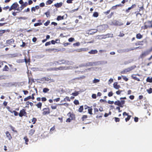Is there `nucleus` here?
<instances>
[{
    "mask_svg": "<svg viewBox=\"0 0 152 152\" xmlns=\"http://www.w3.org/2000/svg\"><path fill=\"white\" fill-rule=\"evenodd\" d=\"M136 66H135L134 65L132 66H131L130 67H129L127 68L126 69L122 71L121 73V74H125L127 73V72H129L130 71L134 69L135 68Z\"/></svg>",
    "mask_w": 152,
    "mask_h": 152,
    "instance_id": "nucleus-1",
    "label": "nucleus"
},
{
    "mask_svg": "<svg viewBox=\"0 0 152 152\" xmlns=\"http://www.w3.org/2000/svg\"><path fill=\"white\" fill-rule=\"evenodd\" d=\"M152 27V23L151 21H148L144 23V26L142 27V28L145 29L148 28Z\"/></svg>",
    "mask_w": 152,
    "mask_h": 152,
    "instance_id": "nucleus-2",
    "label": "nucleus"
},
{
    "mask_svg": "<svg viewBox=\"0 0 152 152\" xmlns=\"http://www.w3.org/2000/svg\"><path fill=\"white\" fill-rule=\"evenodd\" d=\"M78 68V67H72L71 66H70L69 67H65V66H61L60 67L58 68H56V70H66V69H72L73 68Z\"/></svg>",
    "mask_w": 152,
    "mask_h": 152,
    "instance_id": "nucleus-3",
    "label": "nucleus"
},
{
    "mask_svg": "<svg viewBox=\"0 0 152 152\" xmlns=\"http://www.w3.org/2000/svg\"><path fill=\"white\" fill-rule=\"evenodd\" d=\"M94 64L93 62H88L83 64H82L79 66L80 67H82L83 66H93Z\"/></svg>",
    "mask_w": 152,
    "mask_h": 152,
    "instance_id": "nucleus-4",
    "label": "nucleus"
},
{
    "mask_svg": "<svg viewBox=\"0 0 152 152\" xmlns=\"http://www.w3.org/2000/svg\"><path fill=\"white\" fill-rule=\"evenodd\" d=\"M66 61L64 60H60L58 61H55L53 63V65H56L58 64H63L65 63Z\"/></svg>",
    "mask_w": 152,
    "mask_h": 152,
    "instance_id": "nucleus-5",
    "label": "nucleus"
},
{
    "mask_svg": "<svg viewBox=\"0 0 152 152\" xmlns=\"http://www.w3.org/2000/svg\"><path fill=\"white\" fill-rule=\"evenodd\" d=\"M151 52V50H147L142 53V54L140 56V58H143L144 57L148 55Z\"/></svg>",
    "mask_w": 152,
    "mask_h": 152,
    "instance_id": "nucleus-6",
    "label": "nucleus"
},
{
    "mask_svg": "<svg viewBox=\"0 0 152 152\" xmlns=\"http://www.w3.org/2000/svg\"><path fill=\"white\" fill-rule=\"evenodd\" d=\"M18 4L17 3H14L12 4V5L11 6V7L9 9V11H11L12 10H15L17 8L18 6Z\"/></svg>",
    "mask_w": 152,
    "mask_h": 152,
    "instance_id": "nucleus-7",
    "label": "nucleus"
},
{
    "mask_svg": "<svg viewBox=\"0 0 152 152\" xmlns=\"http://www.w3.org/2000/svg\"><path fill=\"white\" fill-rule=\"evenodd\" d=\"M67 115L69 116L70 117L67 118L66 120V121L67 122H70L71 120L73 119V115L70 113H68Z\"/></svg>",
    "mask_w": 152,
    "mask_h": 152,
    "instance_id": "nucleus-8",
    "label": "nucleus"
},
{
    "mask_svg": "<svg viewBox=\"0 0 152 152\" xmlns=\"http://www.w3.org/2000/svg\"><path fill=\"white\" fill-rule=\"evenodd\" d=\"M43 110V115H45L46 114H48L50 113V112L49 109L46 108H44Z\"/></svg>",
    "mask_w": 152,
    "mask_h": 152,
    "instance_id": "nucleus-9",
    "label": "nucleus"
},
{
    "mask_svg": "<svg viewBox=\"0 0 152 152\" xmlns=\"http://www.w3.org/2000/svg\"><path fill=\"white\" fill-rule=\"evenodd\" d=\"M25 113H26L25 112L24 110L23 109L20 111L19 114V116L20 117H22L23 115H24Z\"/></svg>",
    "mask_w": 152,
    "mask_h": 152,
    "instance_id": "nucleus-10",
    "label": "nucleus"
},
{
    "mask_svg": "<svg viewBox=\"0 0 152 152\" xmlns=\"http://www.w3.org/2000/svg\"><path fill=\"white\" fill-rule=\"evenodd\" d=\"M6 137L8 138L9 140H10L12 139V137L9 132H6Z\"/></svg>",
    "mask_w": 152,
    "mask_h": 152,
    "instance_id": "nucleus-11",
    "label": "nucleus"
},
{
    "mask_svg": "<svg viewBox=\"0 0 152 152\" xmlns=\"http://www.w3.org/2000/svg\"><path fill=\"white\" fill-rule=\"evenodd\" d=\"M113 87L116 89H118L120 88V86L119 85H118L117 83L116 82L114 83Z\"/></svg>",
    "mask_w": 152,
    "mask_h": 152,
    "instance_id": "nucleus-12",
    "label": "nucleus"
},
{
    "mask_svg": "<svg viewBox=\"0 0 152 152\" xmlns=\"http://www.w3.org/2000/svg\"><path fill=\"white\" fill-rule=\"evenodd\" d=\"M97 51L96 50H92L88 52V53L91 54H94L97 53Z\"/></svg>",
    "mask_w": 152,
    "mask_h": 152,
    "instance_id": "nucleus-13",
    "label": "nucleus"
},
{
    "mask_svg": "<svg viewBox=\"0 0 152 152\" xmlns=\"http://www.w3.org/2000/svg\"><path fill=\"white\" fill-rule=\"evenodd\" d=\"M63 3L60 2L59 3H57L54 4L55 6L57 7H61Z\"/></svg>",
    "mask_w": 152,
    "mask_h": 152,
    "instance_id": "nucleus-14",
    "label": "nucleus"
},
{
    "mask_svg": "<svg viewBox=\"0 0 152 152\" xmlns=\"http://www.w3.org/2000/svg\"><path fill=\"white\" fill-rule=\"evenodd\" d=\"M114 104L115 105H117L120 106V107H122L121 105V104L120 103V101L117 100L114 102Z\"/></svg>",
    "mask_w": 152,
    "mask_h": 152,
    "instance_id": "nucleus-15",
    "label": "nucleus"
},
{
    "mask_svg": "<svg viewBox=\"0 0 152 152\" xmlns=\"http://www.w3.org/2000/svg\"><path fill=\"white\" fill-rule=\"evenodd\" d=\"M14 42V40L13 39H10L8 40L7 41V44H10L13 43Z\"/></svg>",
    "mask_w": 152,
    "mask_h": 152,
    "instance_id": "nucleus-16",
    "label": "nucleus"
},
{
    "mask_svg": "<svg viewBox=\"0 0 152 152\" xmlns=\"http://www.w3.org/2000/svg\"><path fill=\"white\" fill-rule=\"evenodd\" d=\"M107 26L106 25H104L102 26H99L100 29H101L103 31H104V30H103V29H105L106 28H107Z\"/></svg>",
    "mask_w": 152,
    "mask_h": 152,
    "instance_id": "nucleus-17",
    "label": "nucleus"
},
{
    "mask_svg": "<svg viewBox=\"0 0 152 152\" xmlns=\"http://www.w3.org/2000/svg\"><path fill=\"white\" fill-rule=\"evenodd\" d=\"M135 6H136V5L135 4H134L132 5L131 7H129L128 8V9L127 10H126V12H129V10H130L134 8Z\"/></svg>",
    "mask_w": 152,
    "mask_h": 152,
    "instance_id": "nucleus-18",
    "label": "nucleus"
},
{
    "mask_svg": "<svg viewBox=\"0 0 152 152\" xmlns=\"http://www.w3.org/2000/svg\"><path fill=\"white\" fill-rule=\"evenodd\" d=\"M142 37V36L139 33L137 34L136 38L138 39H141Z\"/></svg>",
    "mask_w": 152,
    "mask_h": 152,
    "instance_id": "nucleus-19",
    "label": "nucleus"
},
{
    "mask_svg": "<svg viewBox=\"0 0 152 152\" xmlns=\"http://www.w3.org/2000/svg\"><path fill=\"white\" fill-rule=\"evenodd\" d=\"M35 130L34 129H31L30 131L29 134L31 135H32L33 134Z\"/></svg>",
    "mask_w": 152,
    "mask_h": 152,
    "instance_id": "nucleus-20",
    "label": "nucleus"
},
{
    "mask_svg": "<svg viewBox=\"0 0 152 152\" xmlns=\"http://www.w3.org/2000/svg\"><path fill=\"white\" fill-rule=\"evenodd\" d=\"M146 81L147 82L150 83L152 82V77H147L146 79Z\"/></svg>",
    "mask_w": 152,
    "mask_h": 152,
    "instance_id": "nucleus-21",
    "label": "nucleus"
},
{
    "mask_svg": "<svg viewBox=\"0 0 152 152\" xmlns=\"http://www.w3.org/2000/svg\"><path fill=\"white\" fill-rule=\"evenodd\" d=\"M9 68L7 65H5L4 68H3V71H8L9 70Z\"/></svg>",
    "mask_w": 152,
    "mask_h": 152,
    "instance_id": "nucleus-22",
    "label": "nucleus"
},
{
    "mask_svg": "<svg viewBox=\"0 0 152 152\" xmlns=\"http://www.w3.org/2000/svg\"><path fill=\"white\" fill-rule=\"evenodd\" d=\"M36 105L37 106L38 108H41L42 105V104L41 102H39L38 104H36Z\"/></svg>",
    "mask_w": 152,
    "mask_h": 152,
    "instance_id": "nucleus-23",
    "label": "nucleus"
},
{
    "mask_svg": "<svg viewBox=\"0 0 152 152\" xmlns=\"http://www.w3.org/2000/svg\"><path fill=\"white\" fill-rule=\"evenodd\" d=\"M63 19H64L63 16H58L57 17V20H63Z\"/></svg>",
    "mask_w": 152,
    "mask_h": 152,
    "instance_id": "nucleus-24",
    "label": "nucleus"
},
{
    "mask_svg": "<svg viewBox=\"0 0 152 152\" xmlns=\"http://www.w3.org/2000/svg\"><path fill=\"white\" fill-rule=\"evenodd\" d=\"M45 80L47 81H48L49 80H50V82H54V80L53 79H51L50 78V77H45Z\"/></svg>",
    "mask_w": 152,
    "mask_h": 152,
    "instance_id": "nucleus-25",
    "label": "nucleus"
},
{
    "mask_svg": "<svg viewBox=\"0 0 152 152\" xmlns=\"http://www.w3.org/2000/svg\"><path fill=\"white\" fill-rule=\"evenodd\" d=\"M125 101L123 100H121L120 101V103L122 106V107H123L124 106V104H125Z\"/></svg>",
    "mask_w": 152,
    "mask_h": 152,
    "instance_id": "nucleus-26",
    "label": "nucleus"
},
{
    "mask_svg": "<svg viewBox=\"0 0 152 152\" xmlns=\"http://www.w3.org/2000/svg\"><path fill=\"white\" fill-rule=\"evenodd\" d=\"M98 15V13L97 12H94L93 14V16L95 17H97Z\"/></svg>",
    "mask_w": 152,
    "mask_h": 152,
    "instance_id": "nucleus-27",
    "label": "nucleus"
},
{
    "mask_svg": "<svg viewBox=\"0 0 152 152\" xmlns=\"http://www.w3.org/2000/svg\"><path fill=\"white\" fill-rule=\"evenodd\" d=\"M64 102L66 101H70V99L69 98V97L68 96H66L64 99Z\"/></svg>",
    "mask_w": 152,
    "mask_h": 152,
    "instance_id": "nucleus-28",
    "label": "nucleus"
},
{
    "mask_svg": "<svg viewBox=\"0 0 152 152\" xmlns=\"http://www.w3.org/2000/svg\"><path fill=\"white\" fill-rule=\"evenodd\" d=\"M6 76L4 75H0V80L5 79Z\"/></svg>",
    "mask_w": 152,
    "mask_h": 152,
    "instance_id": "nucleus-29",
    "label": "nucleus"
},
{
    "mask_svg": "<svg viewBox=\"0 0 152 152\" xmlns=\"http://www.w3.org/2000/svg\"><path fill=\"white\" fill-rule=\"evenodd\" d=\"M99 80L98 79H95L93 81V82L94 83H96L99 82Z\"/></svg>",
    "mask_w": 152,
    "mask_h": 152,
    "instance_id": "nucleus-30",
    "label": "nucleus"
},
{
    "mask_svg": "<svg viewBox=\"0 0 152 152\" xmlns=\"http://www.w3.org/2000/svg\"><path fill=\"white\" fill-rule=\"evenodd\" d=\"M49 89L48 88H43V92L45 93L49 91Z\"/></svg>",
    "mask_w": 152,
    "mask_h": 152,
    "instance_id": "nucleus-31",
    "label": "nucleus"
},
{
    "mask_svg": "<svg viewBox=\"0 0 152 152\" xmlns=\"http://www.w3.org/2000/svg\"><path fill=\"white\" fill-rule=\"evenodd\" d=\"M83 109V106H81L79 109L78 111L80 112H82Z\"/></svg>",
    "mask_w": 152,
    "mask_h": 152,
    "instance_id": "nucleus-32",
    "label": "nucleus"
},
{
    "mask_svg": "<svg viewBox=\"0 0 152 152\" xmlns=\"http://www.w3.org/2000/svg\"><path fill=\"white\" fill-rule=\"evenodd\" d=\"M53 0H48L47 2V3H46V4H51L53 1Z\"/></svg>",
    "mask_w": 152,
    "mask_h": 152,
    "instance_id": "nucleus-33",
    "label": "nucleus"
},
{
    "mask_svg": "<svg viewBox=\"0 0 152 152\" xmlns=\"http://www.w3.org/2000/svg\"><path fill=\"white\" fill-rule=\"evenodd\" d=\"M79 94L78 92L75 91L74 93H73L72 94V95L74 96H77Z\"/></svg>",
    "mask_w": 152,
    "mask_h": 152,
    "instance_id": "nucleus-34",
    "label": "nucleus"
},
{
    "mask_svg": "<svg viewBox=\"0 0 152 152\" xmlns=\"http://www.w3.org/2000/svg\"><path fill=\"white\" fill-rule=\"evenodd\" d=\"M42 23H35L34 24V26H40L41 25H42Z\"/></svg>",
    "mask_w": 152,
    "mask_h": 152,
    "instance_id": "nucleus-35",
    "label": "nucleus"
},
{
    "mask_svg": "<svg viewBox=\"0 0 152 152\" xmlns=\"http://www.w3.org/2000/svg\"><path fill=\"white\" fill-rule=\"evenodd\" d=\"M37 120V119L35 118H33L31 120V121L33 123V124H34Z\"/></svg>",
    "mask_w": 152,
    "mask_h": 152,
    "instance_id": "nucleus-36",
    "label": "nucleus"
},
{
    "mask_svg": "<svg viewBox=\"0 0 152 152\" xmlns=\"http://www.w3.org/2000/svg\"><path fill=\"white\" fill-rule=\"evenodd\" d=\"M24 139L25 140V142H26V144H27L28 143H27L28 141V139L27 138V137H24Z\"/></svg>",
    "mask_w": 152,
    "mask_h": 152,
    "instance_id": "nucleus-37",
    "label": "nucleus"
},
{
    "mask_svg": "<svg viewBox=\"0 0 152 152\" xmlns=\"http://www.w3.org/2000/svg\"><path fill=\"white\" fill-rule=\"evenodd\" d=\"M127 116V117L125 118V120L126 122L129 121L131 117V115H128Z\"/></svg>",
    "mask_w": 152,
    "mask_h": 152,
    "instance_id": "nucleus-38",
    "label": "nucleus"
},
{
    "mask_svg": "<svg viewBox=\"0 0 152 152\" xmlns=\"http://www.w3.org/2000/svg\"><path fill=\"white\" fill-rule=\"evenodd\" d=\"M92 108L88 109V113L91 115L92 114Z\"/></svg>",
    "mask_w": 152,
    "mask_h": 152,
    "instance_id": "nucleus-39",
    "label": "nucleus"
},
{
    "mask_svg": "<svg viewBox=\"0 0 152 152\" xmlns=\"http://www.w3.org/2000/svg\"><path fill=\"white\" fill-rule=\"evenodd\" d=\"M147 91L150 94L152 92V88H150L147 89Z\"/></svg>",
    "mask_w": 152,
    "mask_h": 152,
    "instance_id": "nucleus-40",
    "label": "nucleus"
},
{
    "mask_svg": "<svg viewBox=\"0 0 152 152\" xmlns=\"http://www.w3.org/2000/svg\"><path fill=\"white\" fill-rule=\"evenodd\" d=\"M57 106L56 105H51V108L53 109H55L56 108Z\"/></svg>",
    "mask_w": 152,
    "mask_h": 152,
    "instance_id": "nucleus-41",
    "label": "nucleus"
},
{
    "mask_svg": "<svg viewBox=\"0 0 152 152\" xmlns=\"http://www.w3.org/2000/svg\"><path fill=\"white\" fill-rule=\"evenodd\" d=\"M123 79L126 81H127L128 80V79L127 78L126 76L122 75Z\"/></svg>",
    "mask_w": 152,
    "mask_h": 152,
    "instance_id": "nucleus-42",
    "label": "nucleus"
},
{
    "mask_svg": "<svg viewBox=\"0 0 152 152\" xmlns=\"http://www.w3.org/2000/svg\"><path fill=\"white\" fill-rule=\"evenodd\" d=\"M136 45H142V44L141 43V42L139 41L137 42H136L135 44Z\"/></svg>",
    "mask_w": 152,
    "mask_h": 152,
    "instance_id": "nucleus-43",
    "label": "nucleus"
},
{
    "mask_svg": "<svg viewBox=\"0 0 152 152\" xmlns=\"http://www.w3.org/2000/svg\"><path fill=\"white\" fill-rule=\"evenodd\" d=\"M59 104L60 105H64L66 107H68L69 105V104L68 103H64V104Z\"/></svg>",
    "mask_w": 152,
    "mask_h": 152,
    "instance_id": "nucleus-44",
    "label": "nucleus"
},
{
    "mask_svg": "<svg viewBox=\"0 0 152 152\" xmlns=\"http://www.w3.org/2000/svg\"><path fill=\"white\" fill-rule=\"evenodd\" d=\"M113 81V79L111 78H110L108 81V84H110Z\"/></svg>",
    "mask_w": 152,
    "mask_h": 152,
    "instance_id": "nucleus-45",
    "label": "nucleus"
},
{
    "mask_svg": "<svg viewBox=\"0 0 152 152\" xmlns=\"http://www.w3.org/2000/svg\"><path fill=\"white\" fill-rule=\"evenodd\" d=\"M86 48L81 49H80L77 50H76V51L78 52H80L82 51V50L85 51V50H86Z\"/></svg>",
    "mask_w": 152,
    "mask_h": 152,
    "instance_id": "nucleus-46",
    "label": "nucleus"
},
{
    "mask_svg": "<svg viewBox=\"0 0 152 152\" xmlns=\"http://www.w3.org/2000/svg\"><path fill=\"white\" fill-rule=\"evenodd\" d=\"M50 22L49 20L47 21L46 22L44 23L45 26H47L50 23Z\"/></svg>",
    "mask_w": 152,
    "mask_h": 152,
    "instance_id": "nucleus-47",
    "label": "nucleus"
},
{
    "mask_svg": "<svg viewBox=\"0 0 152 152\" xmlns=\"http://www.w3.org/2000/svg\"><path fill=\"white\" fill-rule=\"evenodd\" d=\"M66 63L68 65H72L74 64V63L72 61H68L67 63Z\"/></svg>",
    "mask_w": 152,
    "mask_h": 152,
    "instance_id": "nucleus-48",
    "label": "nucleus"
},
{
    "mask_svg": "<svg viewBox=\"0 0 152 152\" xmlns=\"http://www.w3.org/2000/svg\"><path fill=\"white\" fill-rule=\"evenodd\" d=\"M75 40L74 39L72 38H70L68 39V41L69 42H72Z\"/></svg>",
    "mask_w": 152,
    "mask_h": 152,
    "instance_id": "nucleus-49",
    "label": "nucleus"
},
{
    "mask_svg": "<svg viewBox=\"0 0 152 152\" xmlns=\"http://www.w3.org/2000/svg\"><path fill=\"white\" fill-rule=\"evenodd\" d=\"M28 5V3L27 2H25L24 3L22 4V6L23 7H25L27 6Z\"/></svg>",
    "mask_w": 152,
    "mask_h": 152,
    "instance_id": "nucleus-50",
    "label": "nucleus"
},
{
    "mask_svg": "<svg viewBox=\"0 0 152 152\" xmlns=\"http://www.w3.org/2000/svg\"><path fill=\"white\" fill-rule=\"evenodd\" d=\"M74 103L75 104H79V102L77 100H75L74 101Z\"/></svg>",
    "mask_w": 152,
    "mask_h": 152,
    "instance_id": "nucleus-51",
    "label": "nucleus"
},
{
    "mask_svg": "<svg viewBox=\"0 0 152 152\" xmlns=\"http://www.w3.org/2000/svg\"><path fill=\"white\" fill-rule=\"evenodd\" d=\"M132 77L134 79H135V80H137L138 81H139L140 80L139 79H137V77H136L135 76H134V75H132Z\"/></svg>",
    "mask_w": 152,
    "mask_h": 152,
    "instance_id": "nucleus-52",
    "label": "nucleus"
},
{
    "mask_svg": "<svg viewBox=\"0 0 152 152\" xmlns=\"http://www.w3.org/2000/svg\"><path fill=\"white\" fill-rule=\"evenodd\" d=\"M45 15H46L47 17H48L50 16V13L49 12H48L45 13Z\"/></svg>",
    "mask_w": 152,
    "mask_h": 152,
    "instance_id": "nucleus-53",
    "label": "nucleus"
},
{
    "mask_svg": "<svg viewBox=\"0 0 152 152\" xmlns=\"http://www.w3.org/2000/svg\"><path fill=\"white\" fill-rule=\"evenodd\" d=\"M13 113H14L15 115L17 116L18 115V113L16 111L14 110L13 111Z\"/></svg>",
    "mask_w": 152,
    "mask_h": 152,
    "instance_id": "nucleus-54",
    "label": "nucleus"
},
{
    "mask_svg": "<svg viewBox=\"0 0 152 152\" xmlns=\"http://www.w3.org/2000/svg\"><path fill=\"white\" fill-rule=\"evenodd\" d=\"M108 103L110 104H113L114 103V102L113 101H111L110 100H109L108 101Z\"/></svg>",
    "mask_w": 152,
    "mask_h": 152,
    "instance_id": "nucleus-55",
    "label": "nucleus"
},
{
    "mask_svg": "<svg viewBox=\"0 0 152 152\" xmlns=\"http://www.w3.org/2000/svg\"><path fill=\"white\" fill-rule=\"evenodd\" d=\"M92 97L93 98L96 99V95L95 94H93L92 95Z\"/></svg>",
    "mask_w": 152,
    "mask_h": 152,
    "instance_id": "nucleus-56",
    "label": "nucleus"
},
{
    "mask_svg": "<svg viewBox=\"0 0 152 152\" xmlns=\"http://www.w3.org/2000/svg\"><path fill=\"white\" fill-rule=\"evenodd\" d=\"M45 3L43 2L42 3L40 4V6L41 7H43L45 6Z\"/></svg>",
    "mask_w": 152,
    "mask_h": 152,
    "instance_id": "nucleus-57",
    "label": "nucleus"
},
{
    "mask_svg": "<svg viewBox=\"0 0 152 152\" xmlns=\"http://www.w3.org/2000/svg\"><path fill=\"white\" fill-rule=\"evenodd\" d=\"M113 94L112 92H110L108 93V96L110 97L111 96H112Z\"/></svg>",
    "mask_w": 152,
    "mask_h": 152,
    "instance_id": "nucleus-58",
    "label": "nucleus"
},
{
    "mask_svg": "<svg viewBox=\"0 0 152 152\" xmlns=\"http://www.w3.org/2000/svg\"><path fill=\"white\" fill-rule=\"evenodd\" d=\"M122 91H117L116 93L117 94H118V95H119V94H120L121 92H122Z\"/></svg>",
    "mask_w": 152,
    "mask_h": 152,
    "instance_id": "nucleus-59",
    "label": "nucleus"
},
{
    "mask_svg": "<svg viewBox=\"0 0 152 152\" xmlns=\"http://www.w3.org/2000/svg\"><path fill=\"white\" fill-rule=\"evenodd\" d=\"M50 42H47L45 44V46H47L48 45H49L50 44Z\"/></svg>",
    "mask_w": 152,
    "mask_h": 152,
    "instance_id": "nucleus-60",
    "label": "nucleus"
},
{
    "mask_svg": "<svg viewBox=\"0 0 152 152\" xmlns=\"http://www.w3.org/2000/svg\"><path fill=\"white\" fill-rule=\"evenodd\" d=\"M87 117V116L86 115H84L83 116L82 119L83 120H84V119L86 118Z\"/></svg>",
    "mask_w": 152,
    "mask_h": 152,
    "instance_id": "nucleus-61",
    "label": "nucleus"
},
{
    "mask_svg": "<svg viewBox=\"0 0 152 152\" xmlns=\"http://www.w3.org/2000/svg\"><path fill=\"white\" fill-rule=\"evenodd\" d=\"M138 118L137 117H135L134 118V121L135 122H138Z\"/></svg>",
    "mask_w": 152,
    "mask_h": 152,
    "instance_id": "nucleus-62",
    "label": "nucleus"
},
{
    "mask_svg": "<svg viewBox=\"0 0 152 152\" xmlns=\"http://www.w3.org/2000/svg\"><path fill=\"white\" fill-rule=\"evenodd\" d=\"M119 118H115V120L116 122H119Z\"/></svg>",
    "mask_w": 152,
    "mask_h": 152,
    "instance_id": "nucleus-63",
    "label": "nucleus"
},
{
    "mask_svg": "<svg viewBox=\"0 0 152 152\" xmlns=\"http://www.w3.org/2000/svg\"><path fill=\"white\" fill-rule=\"evenodd\" d=\"M110 10H108L106 12H104V13L105 14H106V15H107L110 13Z\"/></svg>",
    "mask_w": 152,
    "mask_h": 152,
    "instance_id": "nucleus-64",
    "label": "nucleus"
}]
</instances>
